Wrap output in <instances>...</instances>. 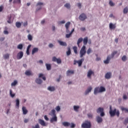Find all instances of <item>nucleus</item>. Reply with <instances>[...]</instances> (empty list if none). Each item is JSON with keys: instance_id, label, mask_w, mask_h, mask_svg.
Masks as SVG:
<instances>
[{"instance_id": "1", "label": "nucleus", "mask_w": 128, "mask_h": 128, "mask_svg": "<svg viewBox=\"0 0 128 128\" xmlns=\"http://www.w3.org/2000/svg\"><path fill=\"white\" fill-rule=\"evenodd\" d=\"M109 114L110 116H120V110H117L116 108H114V110L112 108V106L110 107V112Z\"/></svg>"}, {"instance_id": "2", "label": "nucleus", "mask_w": 128, "mask_h": 128, "mask_svg": "<svg viewBox=\"0 0 128 128\" xmlns=\"http://www.w3.org/2000/svg\"><path fill=\"white\" fill-rule=\"evenodd\" d=\"M104 92H106V88L102 86L96 87L94 90V94H98Z\"/></svg>"}, {"instance_id": "3", "label": "nucleus", "mask_w": 128, "mask_h": 128, "mask_svg": "<svg viewBox=\"0 0 128 128\" xmlns=\"http://www.w3.org/2000/svg\"><path fill=\"white\" fill-rule=\"evenodd\" d=\"M82 128H92V124L90 121H86L84 123L82 124Z\"/></svg>"}, {"instance_id": "4", "label": "nucleus", "mask_w": 128, "mask_h": 128, "mask_svg": "<svg viewBox=\"0 0 128 128\" xmlns=\"http://www.w3.org/2000/svg\"><path fill=\"white\" fill-rule=\"evenodd\" d=\"M86 46H83L81 50H80V58H82L86 54Z\"/></svg>"}, {"instance_id": "5", "label": "nucleus", "mask_w": 128, "mask_h": 128, "mask_svg": "<svg viewBox=\"0 0 128 128\" xmlns=\"http://www.w3.org/2000/svg\"><path fill=\"white\" fill-rule=\"evenodd\" d=\"M98 114L100 113V116H104V108H99L97 109L96 110Z\"/></svg>"}, {"instance_id": "6", "label": "nucleus", "mask_w": 128, "mask_h": 128, "mask_svg": "<svg viewBox=\"0 0 128 128\" xmlns=\"http://www.w3.org/2000/svg\"><path fill=\"white\" fill-rule=\"evenodd\" d=\"M86 18H87L86 15L84 13L82 14L79 16V20H82V22H84V20H86Z\"/></svg>"}, {"instance_id": "7", "label": "nucleus", "mask_w": 128, "mask_h": 128, "mask_svg": "<svg viewBox=\"0 0 128 128\" xmlns=\"http://www.w3.org/2000/svg\"><path fill=\"white\" fill-rule=\"evenodd\" d=\"M24 56V52L22 51H20L18 53L16 56L17 60H20Z\"/></svg>"}, {"instance_id": "8", "label": "nucleus", "mask_w": 128, "mask_h": 128, "mask_svg": "<svg viewBox=\"0 0 128 128\" xmlns=\"http://www.w3.org/2000/svg\"><path fill=\"white\" fill-rule=\"evenodd\" d=\"M38 122L42 126H48V124H46V122H44V120L42 119L38 120Z\"/></svg>"}, {"instance_id": "9", "label": "nucleus", "mask_w": 128, "mask_h": 128, "mask_svg": "<svg viewBox=\"0 0 128 128\" xmlns=\"http://www.w3.org/2000/svg\"><path fill=\"white\" fill-rule=\"evenodd\" d=\"M52 62H56L57 64H62V60L60 58H56V57H53Z\"/></svg>"}, {"instance_id": "10", "label": "nucleus", "mask_w": 128, "mask_h": 128, "mask_svg": "<svg viewBox=\"0 0 128 128\" xmlns=\"http://www.w3.org/2000/svg\"><path fill=\"white\" fill-rule=\"evenodd\" d=\"M92 74H94V72L92 70H89L88 72L87 76L88 78H92Z\"/></svg>"}, {"instance_id": "11", "label": "nucleus", "mask_w": 128, "mask_h": 128, "mask_svg": "<svg viewBox=\"0 0 128 128\" xmlns=\"http://www.w3.org/2000/svg\"><path fill=\"white\" fill-rule=\"evenodd\" d=\"M92 86L88 87L84 92L85 96H86V94H90V92H92Z\"/></svg>"}, {"instance_id": "12", "label": "nucleus", "mask_w": 128, "mask_h": 128, "mask_svg": "<svg viewBox=\"0 0 128 128\" xmlns=\"http://www.w3.org/2000/svg\"><path fill=\"white\" fill-rule=\"evenodd\" d=\"M52 118H50V122H58V117H56V116H53Z\"/></svg>"}, {"instance_id": "13", "label": "nucleus", "mask_w": 128, "mask_h": 128, "mask_svg": "<svg viewBox=\"0 0 128 128\" xmlns=\"http://www.w3.org/2000/svg\"><path fill=\"white\" fill-rule=\"evenodd\" d=\"M110 76H112V72H107L105 75V78L107 80H108L110 78Z\"/></svg>"}, {"instance_id": "14", "label": "nucleus", "mask_w": 128, "mask_h": 128, "mask_svg": "<svg viewBox=\"0 0 128 128\" xmlns=\"http://www.w3.org/2000/svg\"><path fill=\"white\" fill-rule=\"evenodd\" d=\"M84 60V58H82L81 60L77 61V64H78V66H82V62Z\"/></svg>"}, {"instance_id": "15", "label": "nucleus", "mask_w": 128, "mask_h": 128, "mask_svg": "<svg viewBox=\"0 0 128 128\" xmlns=\"http://www.w3.org/2000/svg\"><path fill=\"white\" fill-rule=\"evenodd\" d=\"M96 120L98 122V124H100V122H102V118L100 116H98L96 118Z\"/></svg>"}, {"instance_id": "16", "label": "nucleus", "mask_w": 128, "mask_h": 128, "mask_svg": "<svg viewBox=\"0 0 128 128\" xmlns=\"http://www.w3.org/2000/svg\"><path fill=\"white\" fill-rule=\"evenodd\" d=\"M110 56H108L106 60L104 61V64H108L110 63Z\"/></svg>"}, {"instance_id": "17", "label": "nucleus", "mask_w": 128, "mask_h": 128, "mask_svg": "<svg viewBox=\"0 0 128 128\" xmlns=\"http://www.w3.org/2000/svg\"><path fill=\"white\" fill-rule=\"evenodd\" d=\"M109 28L110 30H114V28H116V24H112V23H110Z\"/></svg>"}, {"instance_id": "18", "label": "nucleus", "mask_w": 128, "mask_h": 128, "mask_svg": "<svg viewBox=\"0 0 128 128\" xmlns=\"http://www.w3.org/2000/svg\"><path fill=\"white\" fill-rule=\"evenodd\" d=\"M88 37H85L83 39V43H84V46H86V44H88Z\"/></svg>"}, {"instance_id": "19", "label": "nucleus", "mask_w": 128, "mask_h": 128, "mask_svg": "<svg viewBox=\"0 0 128 128\" xmlns=\"http://www.w3.org/2000/svg\"><path fill=\"white\" fill-rule=\"evenodd\" d=\"M50 114L52 116H56V110H54V109L52 110Z\"/></svg>"}, {"instance_id": "20", "label": "nucleus", "mask_w": 128, "mask_h": 128, "mask_svg": "<svg viewBox=\"0 0 128 128\" xmlns=\"http://www.w3.org/2000/svg\"><path fill=\"white\" fill-rule=\"evenodd\" d=\"M74 70H68L66 72V75L68 76H70V74H74Z\"/></svg>"}, {"instance_id": "21", "label": "nucleus", "mask_w": 128, "mask_h": 128, "mask_svg": "<svg viewBox=\"0 0 128 128\" xmlns=\"http://www.w3.org/2000/svg\"><path fill=\"white\" fill-rule=\"evenodd\" d=\"M22 110L23 112V114H28V110H26V108L24 106H22Z\"/></svg>"}, {"instance_id": "22", "label": "nucleus", "mask_w": 128, "mask_h": 128, "mask_svg": "<svg viewBox=\"0 0 128 128\" xmlns=\"http://www.w3.org/2000/svg\"><path fill=\"white\" fill-rule=\"evenodd\" d=\"M48 90L50 92H54V90H56V88L54 86H49L48 87Z\"/></svg>"}, {"instance_id": "23", "label": "nucleus", "mask_w": 128, "mask_h": 128, "mask_svg": "<svg viewBox=\"0 0 128 128\" xmlns=\"http://www.w3.org/2000/svg\"><path fill=\"white\" fill-rule=\"evenodd\" d=\"M38 52V48H34L32 50V54H34L36 52Z\"/></svg>"}, {"instance_id": "24", "label": "nucleus", "mask_w": 128, "mask_h": 128, "mask_svg": "<svg viewBox=\"0 0 128 128\" xmlns=\"http://www.w3.org/2000/svg\"><path fill=\"white\" fill-rule=\"evenodd\" d=\"M36 82L38 84H40L42 82V80L40 78H36Z\"/></svg>"}, {"instance_id": "25", "label": "nucleus", "mask_w": 128, "mask_h": 128, "mask_svg": "<svg viewBox=\"0 0 128 128\" xmlns=\"http://www.w3.org/2000/svg\"><path fill=\"white\" fill-rule=\"evenodd\" d=\"M58 43L60 44V46H66L67 44L66 42L58 41Z\"/></svg>"}, {"instance_id": "26", "label": "nucleus", "mask_w": 128, "mask_h": 128, "mask_svg": "<svg viewBox=\"0 0 128 128\" xmlns=\"http://www.w3.org/2000/svg\"><path fill=\"white\" fill-rule=\"evenodd\" d=\"M46 66L47 70H50L52 69V66H50V64H46Z\"/></svg>"}, {"instance_id": "27", "label": "nucleus", "mask_w": 128, "mask_h": 128, "mask_svg": "<svg viewBox=\"0 0 128 128\" xmlns=\"http://www.w3.org/2000/svg\"><path fill=\"white\" fill-rule=\"evenodd\" d=\"M62 124L64 126H70V123L68 122H63Z\"/></svg>"}, {"instance_id": "28", "label": "nucleus", "mask_w": 128, "mask_h": 128, "mask_svg": "<svg viewBox=\"0 0 128 128\" xmlns=\"http://www.w3.org/2000/svg\"><path fill=\"white\" fill-rule=\"evenodd\" d=\"M25 74H26V76H32V73L30 70H27L25 72Z\"/></svg>"}, {"instance_id": "29", "label": "nucleus", "mask_w": 128, "mask_h": 128, "mask_svg": "<svg viewBox=\"0 0 128 128\" xmlns=\"http://www.w3.org/2000/svg\"><path fill=\"white\" fill-rule=\"evenodd\" d=\"M3 58H4V60H8L10 58V54H4Z\"/></svg>"}, {"instance_id": "30", "label": "nucleus", "mask_w": 128, "mask_h": 128, "mask_svg": "<svg viewBox=\"0 0 128 128\" xmlns=\"http://www.w3.org/2000/svg\"><path fill=\"white\" fill-rule=\"evenodd\" d=\"M83 39L82 38H79L78 40V42H77V44L78 46H80V42H82Z\"/></svg>"}, {"instance_id": "31", "label": "nucleus", "mask_w": 128, "mask_h": 128, "mask_svg": "<svg viewBox=\"0 0 128 128\" xmlns=\"http://www.w3.org/2000/svg\"><path fill=\"white\" fill-rule=\"evenodd\" d=\"M118 54V51H114L112 52V53L111 54V58H112L116 54Z\"/></svg>"}, {"instance_id": "32", "label": "nucleus", "mask_w": 128, "mask_h": 128, "mask_svg": "<svg viewBox=\"0 0 128 128\" xmlns=\"http://www.w3.org/2000/svg\"><path fill=\"white\" fill-rule=\"evenodd\" d=\"M121 110L122 112H128V108H124V107H121Z\"/></svg>"}, {"instance_id": "33", "label": "nucleus", "mask_w": 128, "mask_h": 128, "mask_svg": "<svg viewBox=\"0 0 128 128\" xmlns=\"http://www.w3.org/2000/svg\"><path fill=\"white\" fill-rule=\"evenodd\" d=\"M22 48H24V46L22 45V44H19L18 46H17V48H18V50H22Z\"/></svg>"}, {"instance_id": "34", "label": "nucleus", "mask_w": 128, "mask_h": 128, "mask_svg": "<svg viewBox=\"0 0 128 128\" xmlns=\"http://www.w3.org/2000/svg\"><path fill=\"white\" fill-rule=\"evenodd\" d=\"M74 110L75 112H78V109L80 108L79 106H74Z\"/></svg>"}, {"instance_id": "35", "label": "nucleus", "mask_w": 128, "mask_h": 128, "mask_svg": "<svg viewBox=\"0 0 128 128\" xmlns=\"http://www.w3.org/2000/svg\"><path fill=\"white\" fill-rule=\"evenodd\" d=\"M68 52H66V55L67 56H70V54H72V52L70 51V48H68Z\"/></svg>"}, {"instance_id": "36", "label": "nucleus", "mask_w": 128, "mask_h": 128, "mask_svg": "<svg viewBox=\"0 0 128 128\" xmlns=\"http://www.w3.org/2000/svg\"><path fill=\"white\" fill-rule=\"evenodd\" d=\"M70 26V22H68L65 24V28H68Z\"/></svg>"}, {"instance_id": "37", "label": "nucleus", "mask_w": 128, "mask_h": 128, "mask_svg": "<svg viewBox=\"0 0 128 128\" xmlns=\"http://www.w3.org/2000/svg\"><path fill=\"white\" fill-rule=\"evenodd\" d=\"M16 106L17 108H20V100L18 99L16 100Z\"/></svg>"}, {"instance_id": "38", "label": "nucleus", "mask_w": 128, "mask_h": 128, "mask_svg": "<svg viewBox=\"0 0 128 128\" xmlns=\"http://www.w3.org/2000/svg\"><path fill=\"white\" fill-rule=\"evenodd\" d=\"M18 84V81L16 80H14L13 82L12 83V86H14Z\"/></svg>"}, {"instance_id": "39", "label": "nucleus", "mask_w": 128, "mask_h": 128, "mask_svg": "<svg viewBox=\"0 0 128 128\" xmlns=\"http://www.w3.org/2000/svg\"><path fill=\"white\" fill-rule=\"evenodd\" d=\"M16 28H20V26H22V24L20 22H17L16 24Z\"/></svg>"}, {"instance_id": "40", "label": "nucleus", "mask_w": 128, "mask_h": 128, "mask_svg": "<svg viewBox=\"0 0 128 128\" xmlns=\"http://www.w3.org/2000/svg\"><path fill=\"white\" fill-rule=\"evenodd\" d=\"M13 4H20V0H14Z\"/></svg>"}, {"instance_id": "41", "label": "nucleus", "mask_w": 128, "mask_h": 128, "mask_svg": "<svg viewBox=\"0 0 128 128\" xmlns=\"http://www.w3.org/2000/svg\"><path fill=\"white\" fill-rule=\"evenodd\" d=\"M28 40H30V41L32 40V35H30V34H29L28 36Z\"/></svg>"}, {"instance_id": "42", "label": "nucleus", "mask_w": 128, "mask_h": 128, "mask_svg": "<svg viewBox=\"0 0 128 128\" xmlns=\"http://www.w3.org/2000/svg\"><path fill=\"white\" fill-rule=\"evenodd\" d=\"M10 96L12 98H14V96H16V94H12V90H10Z\"/></svg>"}, {"instance_id": "43", "label": "nucleus", "mask_w": 128, "mask_h": 128, "mask_svg": "<svg viewBox=\"0 0 128 128\" xmlns=\"http://www.w3.org/2000/svg\"><path fill=\"white\" fill-rule=\"evenodd\" d=\"M73 50L75 54H78V48L76 46H74Z\"/></svg>"}, {"instance_id": "44", "label": "nucleus", "mask_w": 128, "mask_h": 128, "mask_svg": "<svg viewBox=\"0 0 128 128\" xmlns=\"http://www.w3.org/2000/svg\"><path fill=\"white\" fill-rule=\"evenodd\" d=\"M65 8H70V4L68 3H66L64 4Z\"/></svg>"}, {"instance_id": "45", "label": "nucleus", "mask_w": 128, "mask_h": 128, "mask_svg": "<svg viewBox=\"0 0 128 128\" xmlns=\"http://www.w3.org/2000/svg\"><path fill=\"white\" fill-rule=\"evenodd\" d=\"M87 116L88 118H92V114L88 113Z\"/></svg>"}, {"instance_id": "46", "label": "nucleus", "mask_w": 128, "mask_h": 128, "mask_svg": "<svg viewBox=\"0 0 128 128\" xmlns=\"http://www.w3.org/2000/svg\"><path fill=\"white\" fill-rule=\"evenodd\" d=\"M128 7L124 9V14H128Z\"/></svg>"}, {"instance_id": "47", "label": "nucleus", "mask_w": 128, "mask_h": 128, "mask_svg": "<svg viewBox=\"0 0 128 128\" xmlns=\"http://www.w3.org/2000/svg\"><path fill=\"white\" fill-rule=\"evenodd\" d=\"M122 60L123 62H126V60L127 58H126V56H124L122 58Z\"/></svg>"}, {"instance_id": "48", "label": "nucleus", "mask_w": 128, "mask_h": 128, "mask_svg": "<svg viewBox=\"0 0 128 128\" xmlns=\"http://www.w3.org/2000/svg\"><path fill=\"white\" fill-rule=\"evenodd\" d=\"M12 18V16H8V20L7 22L8 24H12V21L10 20Z\"/></svg>"}, {"instance_id": "49", "label": "nucleus", "mask_w": 128, "mask_h": 128, "mask_svg": "<svg viewBox=\"0 0 128 128\" xmlns=\"http://www.w3.org/2000/svg\"><path fill=\"white\" fill-rule=\"evenodd\" d=\"M72 34L70 33L69 34H66V38H70V36H72Z\"/></svg>"}, {"instance_id": "50", "label": "nucleus", "mask_w": 128, "mask_h": 128, "mask_svg": "<svg viewBox=\"0 0 128 128\" xmlns=\"http://www.w3.org/2000/svg\"><path fill=\"white\" fill-rule=\"evenodd\" d=\"M87 54H90V52H92V48H89L88 50H87Z\"/></svg>"}, {"instance_id": "51", "label": "nucleus", "mask_w": 128, "mask_h": 128, "mask_svg": "<svg viewBox=\"0 0 128 128\" xmlns=\"http://www.w3.org/2000/svg\"><path fill=\"white\" fill-rule=\"evenodd\" d=\"M128 124V118H126L125 119L124 122V124L126 125V124Z\"/></svg>"}, {"instance_id": "52", "label": "nucleus", "mask_w": 128, "mask_h": 128, "mask_svg": "<svg viewBox=\"0 0 128 128\" xmlns=\"http://www.w3.org/2000/svg\"><path fill=\"white\" fill-rule=\"evenodd\" d=\"M109 4L110 6H114V2L111 0L110 1Z\"/></svg>"}, {"instance_id": "53", "label": "nucleus", "mask_w": 128, "mask_h": 128, "mask_svg": "<svg viewBox=\"0 0 128 128\" xmlns=\"http://www.w3.org/2000/svg\"><path fill=\"white\" fill-rule=\"evenodd\" d=\"M32 128H40V124H37L35 125V126H33Z\"/></svg>"}, {"instance_id": "54", "label": "nucleus", "mask_w": 128, "mask_h": 128, "mask_svg": "<svg viewBox=\"0 0 128 128\" xmlns=\"http://www.w3.org/2000/svg\"><path fill=\"white\" fill-rule=\"evenodd\" d=\"M70 128H76V125L74 123H72L71 124H70Z\"/></svg>"}, {"instance_id": "55", "label": "nucleus", "mask_w": 128, "mask_h": 128, "mask_svg": "<svg viewBox=\"0 0 128 128\" xmlns=\"http://www.w3.org/2000/svg\"><path fill=\"white\" fill-rule=\"evenodd\" d=\"M56 112H60V106H57L56 108Z\"/></svg>"}, {"instance_id": "56", "label": "nucleus", "mask_w": 128, "mask_h": 128, "mask_svg": "<svg viewBox=\"0 0 128 128\" xmlns=\"http://www.w3.org/2000/svg\"><path fill=\"white\" fill-rule=\"evenodd\" d=\"M65 22H66V21L62 20V21L59 22L58 24H65Z\"/></svg>"}, {"instance_id": "57", "label": "nucleus", "mask_w": 128, "mask_h": 128, "mask_svg": "<svg viewBox=\"0 0 128 128\" xmlns=\"http://www.w3.org/2000/svg\"><path fill=\"white\" fill-rule=\"evenodd\" d=\"M78 6L79 8H82V4L80 3L78 4Z\"/></svg>"}, {"instance_id": "58", "label": "nucleus", "mask_w": 128, "mask_h": 128, "mask_svg": "<svg viewBox=\"0 0 128 128\" xmlns=\"http://www.w3.org/2000/svg\"><path fill=\"white\" fill-rule=\"evenodd\" d=\"M30 48H32V45L30 44L28 46L26 50H30Z\"/></svg>"}, {"instance_id": "59", "label": "nucleus", "mask_w": 128, "mask_h": 128, "mask_svg": "<svg viewBox=\"0 0 128 128\" xmlns=\"http://www.w3.org/2000/svg\"><path fill=\"white\" fill-rule=\"evenodd\" d=\"M44 120H48V116H44Z\"/></svg>"}, {"instance_id": "60", "label": "nucleus", "mask_w": 128, "mask_h": 128, "mask_svg": "<svg viewBox=\"0 0 128 128\" xmlns=\"http://www.w3.org/2000/svg\"><path fill=\"white\" fill-rule=\"evenodd\" d=\"M28 119H26H26H24V122L25 123V124H26L27 122H28Z\"/></svg>"}, {"instance_id": "61", "label": "nucleus", "mask_w": 128, "mask_h": 128, "mask_svg": "<svg viewBox=\"0 0 128 128\" xmlns=\"http://www.w3.org/2000/svg\"><path fill=\"white\" fill-rule=\"evenodd\" d=\"M44 4L42 2H39L37 4V6H42Z\"/></svg>"}, {"instance_id": "62", "label": "nucleus", "mask_w": 128, "mask_h": 128, "mask_svg": "<svg viewBox=\"0 0 128 128\" xmlns=\"http://www.w3.org/2000/svg\"><path fill=\"white\" fill-rule=\"evenodd\" d=\"M4 34H8V30H4Z\"/></svg>"}, {"instance_id": "63", "label": "nucleus", "mask_w": 128, "mask_h": 128, "mask_svg": "<svg viewBox=\"0 0 128 128\" xmlns=\"http://www.w3.org/2000/svg\"><path fill=\"white\" fill-rule=\"evenodd\" d=\"M28 26V22H26L24 24V26Z\"/></svg>"}, {"instance_id": "64", "label": "nucleus", "mask_w": 128, "mask_h": 128, "mask_svg": "<svg viewBox=\"0 0 128 128\" xmlns=\"http://www.w3.org/2000/svg\"><path fill=\"white\" fill-rule=\"evenodd\" d=\"M123 98L124 100H126L128 98V96H126V95H124Z\"/></svg>"}]
</instances>
